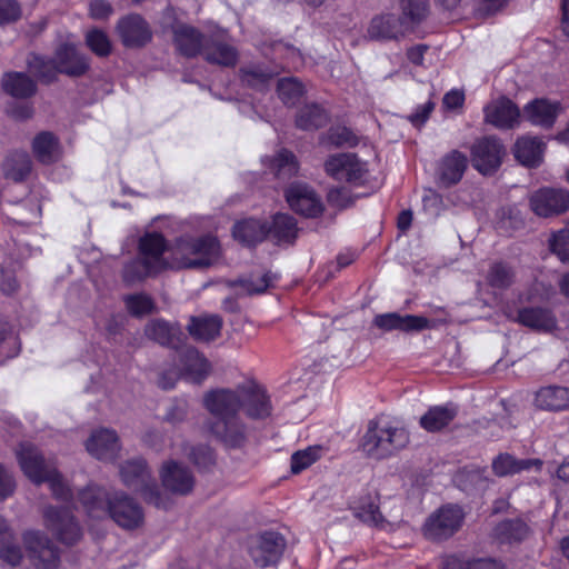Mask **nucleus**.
I'll return each instance as SVG.
<instances>
[{
	"label": "nucleus",
	"instance_id": "1",
	"mask_svg": "<svg viewBox=\"0 0 569 569\" xmlns=\"http://www.w3.org/2000/svg\"><path fill=\"white\" fill-rule=\"evenodd\" d=\"M203 406L214 421L210 432L229 448H239L248 437V427L241 412L248 418L260 420L271 415L272 406L266 390L254 381H247L236 388H220L206 392Z\"/></svg>",
	"mask_w": 569,
	"mask_h": 569
},
{
	"label": "nucleus",
	"instance_id": "2",
	"mask_svg": "<svg viewBox=\"0 0 569 569\" xmlns=\"http://www.w3.org/2000/svg\"><path fill=\"white\" fill-rule=\"evenodd\" d=\"M79 501L92 519L111 518L119 527L132 530L142 526L144 513L142 507L122 491L89 485L79 495Z\"/></svg>",
	"mask_w": 569,
	"mask_h": 569
},
{
	"label": "nucleus",
	"instance_id": "3",
	"mask_svg": "<svg viewBox=\"0 0 569 569\" xmlns=\"http://www.w3.org/2000/svg\"><path fill=\"white\" fill-rule=\"evenodd\" d=\"M168 251L171 269H204L219 260L220 243L210 234H187L177 238Z\"/></svg>",
	"mask_w": 569,
	"mask_h": 569
},
{
	"label": "nucleus",
	"instance_id": "4",
	"mask_svg": "<svg viewBox=\"0 0 569 569\" xmlns=\"http://www.w3.org/2000/svg\"><path fill=\"white\" fill-rule=\"evenodd\" d=\"M17 459L24 476L33 483L48 482L52 495L62 501L69 500L71 490L51 460H46L32 443L23 442L17 449Z\"/></svg>",
	"mask_w": 569,
	"mask_h": 569
},
{
	"label": "nucleus",
	"instance_id": "5",
	"mask_svg": "<svg viewBox=\"0 0 569 569\" xmlns=\"http://www.w3.org/2000/svg\"><path fill=\"white\" fill-rule=\"evenodd\" d=\"M119 473L123 485L139 492L146 502L160 509H168L171 506L170 498L160 492L143 459L126 461L120 466Z\"/></svg>",
	"mask_w": 569,
	"mask_h": 569
},
{
	"label": "nucleus",
	"instance_id": "6",
	"mask_svg": "<svg viewBox=\"0 0 569 569\" xmlns=\"http://www.w3.org/2000/svg\"><path fill=\"white\" fill-rule=\"evenodd\" d=\"M325 171L335 180L355 184L363 183L369 174L367 162L351 152L330 156L325 162Z\"/></svg>",
	"mask_w": 569,
	"mask_h": 569
},
{
	"label": "nucleus",
	"instance_id": "7",
	"mask_svg": "<svg viewBox=\"0 0 569 569\" xmlns=\"http://www.w3.org/2000/svg\"><path fill=\"white\" fill-rule=\"evenodd\" d=\"M463 512L458 506H443L430 515L423 525V535L430 540L451 537L461 526Z\"/></svg>",
	"mask_w": 569,
	"mask_h": 569
},
{
	"label": "nucleus",
	"instance_id": "8",
	"mask_svg": "<svg viewBox=\"0 0 569 569\" xmlns=\"http://www.w3.org/2000/svg\"><path fill=\"white\" fill-rule=\"evenodd\" d=\"M284 547L286 542L280 533L266 531L251 539L249 553L256 566L264 568L279 561Z\"/></svg>",
	"mask_w": 569,
	"mask_h": 569
},
{
	"label": "nucleus",
	"instance_id": "9",
	"mask_svg": "<svg viewBox=\"0 0 569 569\" xmlns=\"http://www.w3.org/2000/svg\"><path fill=\"white\" fill-rule=\"evenodd\" d=\"M529 202L539 217L559 216L569 210V191L563 188H541L530 196Z\"/></svg>",
	"mask_w": 569,
	"mask_h": 569
},
{
	"label": "nucleus",
	"instance_id": "10",
	"mask_svg": "<svg viewBox=\"0 0 569 569\" xmlns=\"http://www.w3.org/2000/svg\"><path fill=\"white\" fill-rule=\"evenodd\" d=\"M32 562L41 569H56L59 562L57 547L40 531H27L23 536Z\"/></svg>",
	"mask_w": 569,
	"mask_h": 569
},
{
	"label": "nucleus",
	"instance_id": "11",
	"mask_svg": "<svg viewBox=\"0 0 569 569\" xmlns=\"http://www.w3.org/2000/svg\"><path fill=\"white\" fill-rule=\"evenodd\" d=\"M505 148L496 138H483L477 141L471 150V162L482 174L493 173L501 164Z\"/></svg>",
	"mask_w": 569,
	"mask_h": 569
},
{
	"label": "nucleus",
	"instance_id": "12",
	"mask_svg": "<svg viewBox=\"0 0 569 569\" xmlns=\"http://www.w3.org/2000/svg\"><path fill=\"white\" fill-rule=\"evenodd\" d=\"M44 521L48 529L57 535L60 541L67 545L77 542L81 529L68 509L49 507L44 511Z\"/></svg>",
	"mask_w": 569,
	"mask_h": 569
},
{
	"label": "nucleus",
	"instance_id": "13",
	"mask_svg": "<svg viewBox=\"0 0 569 569\" xmlns=\"http://www.w3.org/2000/svg\"><path fill=\"white\" fill-rule=\"evenodd\" d=\"M117 31L123 46L128 48L142 47L152 38L149 23L138 13L121 18L117 23Z\"/></svg>",
	"mask_w": 569,
	"mask_h": 569
},
{
	"label": "nucleus",
	"instance_id": "14",
	"mask_svg": "<svg viewBox=\"0 0 569 569\" xmlns=\"http://www.w3.org/2000/svg\"><path fill=\"white\" fill-rule=\"evenodd\" d=\"M287 202L296 212L315 218L323 211V204L312 188L303 183H293L286 191Z\"/></svg>",
	"mask_w": 569,
	"mask_h": 569
},
{
	"label": "nucleus",
	"instance_id": "15",
	"mask_svg": "<svg viewBox=\"0 0 569 569\" xmlns=\"http://www.w3.org/2000/svg\"><path fill=\"white\" fill-rule=\"evenodd\" d=\"M86 449L98 460L113 461L119 457L121 446L114 430L100 428L92 431L86 441Z\"/></svg>",
	"mask_w": 569,
	"mask_h": 569
},
{
	"label": "nucleus",
	"instance_id": "16",
	"mask_svg": "<svg viewBox=\"0 0 569 569\" xmlns=\"http://www.w3.org/2000/svg\"><path fill=\"white\" fill-rule=\"evenodd\" d=\"M516 320L523 327L539 333H552L558 328V319L551 308L527 306L518 310Z\"/></svg>",
	"mask_w": 569,
	"mask_h": 569
},
{
	"label": "nucleus",
	"instance_id": "17",
	"mask_svg": "<svg viewBox=\"0 0 569 569\" xmlns=\"http://www.w3.org/2000/svg\"><path fill=\"white\" fill-rule=\"evenodd\" d=\"M373 325L383 331L399 330L403 332L422 331L435 327V322L426 317L415 315L402 316L397 312L376 316Z\"/></svg>",
	"mask_w": 569,
	"mask_h": 569
},
{
	"label": "nucleus",
	"instance_id": "18",
	"mask_svg": "<svg viewBox=\"0 0 569 569\" xmlns=\"http://www.w3.org/2000/svg\"><path fill=\"white\" fill-rule=\"evenodd\" d=\"M169 247L161 233L147 232L139 239L138 253L159 271L169 268Z\"/></svg>",
	"mask_w": 569,
	"mask_h": 569
},
{
	"label": "nucleus",
	"instance_id": "19",
	"mask_svg": "<svg viewBox=\"0 0 569 569\" xmlns=\"http://www.w3.org/2000/svg\"><path fill=\"white\" fill-rule=\"evenodd\" d=\"M562 110L559 101L540 98L526 104L523 117L533 126L549 129L555 124Z\"/></svg>",
	"mask_w": 569,
	"mask_h": 569
},
{
	"label": "nucleus",
	"instance_id": "20",
	"mask_svg": "<svg viewBox=\"0 0 569 569\" xmlns=\"http://www.w3.org/2000/svg\"><path fill=\"white\" fill-rule=\"evenodd\" d=\"M160 477L163 487L176 495L189 493L194 485L191 471L176 461L166 462L160 470Z\"/></svg>",
	"mask_w": 569,
	"mask_h": 569
},
{
	"label": "nucleus",
	"instance_id": "21",
	"mask_svg": "<svg viewBox=\"0 0 569 569\" xmlns=\"http://www.w3.org/2000/svg\"><path fill=\"white\" fill-rule=\"evenodd\" d=\"M486 122L499 129H510L519 122L520 110L509 99L501 98L485 107Z\"/></svg>",
	"mask_w": 569,
	"mask_h": 569
},
{
	"label": "nucleus",
	"instance_id": "22",
	"mask_svg": "<svg viewBox=\"0 0 569 569\" xmlns=\"http://www.w3.org/2000/svg\"><path fill=\"white\" fill-rule=\"evenodd\" d=\"M181 367L174 372V379L184 376L192 381H201L208 375L210 366L193 347H187L179 353Z\"/></svg>",
	"mask_w": 569,
	"mask_h": 569
},
{
	"label": "nucleus",
	"instance_id": "23",
	"mask_svg": "<svg viewBox=\"0 0 569 569\" xmlns=\"http://www.w3.org/2000/svg\"><path fill=\"white\" fill-rule=\"evenodd\" d=\"M406 27L407 24L401 17L387 13L372 19L368 28V34L376 40L397 39L405 34Z\"/></svg>",
	"mask_w": 569,
	"mask_h": 569
},
{
	"label": "nucleus",
	"instance_id": "24",
	"mask_svg": "<svg viewBox=\"0 0 569 569\" xmlns=\"http://www.w3.org/2000/svg\"><path fill=\"white\" fill-rule=\"evenodd\" d=\"M146 336L161 346L178 349L183 333L176 323H169L161 319L151 320L144 328Z\"/></svg>",
	"mask_w": 569,
	"mask_h": 569
},
{
	"label": "nucleus",
	"instance_id": "25",
	"mask_svg": "<svg viewBox=\"0 0 569 569\" xmlns=\"http://www.w3.org/2000/svg\"><path fill=\"white\" fill-rule=\"evenodd\" d=\"M58 70L71 77L82 76L89 68L88 59L72 44H62L56 52Z\"/></svg>",
	"mask_w": 569,
	"mask_h": 569
},
{
	"label": "nucleus",
	"instance_id": "26",
	"mask_svg": "<svg viewBox=\"0 0 569 569\" xmlns=\"http://www.w3.org/2000/svg\"><path fill=\"white\" fill-rule=\"evenodd\" d=\"M173 40L181 54L186 57H196L203 53V47L208 39L193 27L188 24H178L173 28Z\"/></svg>",
	"mask_w": 569,
	"mask_h": 569
},
{
	"label": "nucleus",
	"instance_id": "27",
	"mask_svg": "<svg viewBox=\"0 0 569 569\" xmlns=\"http://www.w3.org/2000/svg\"><path fill=\"white\" fill-rule=\"evenodd\" d=\"M31 149L36 159L43 164L57 162L62 156L58 137L49 131L39 132L32 140Z\"/></svg>",
	"mask_w": 569,
	"mask_h": 569
},
{
	"label": "nucleus",
	"instance_id": "28",
	"mask_svg": "<svg viewBox=\"0 0 569 569\" xmlns=\"http://www.w3.org/2000/svg\"><path fill=\"white\" fill-rule=\"evenodd\" d=\"M545 142L538 137L525 136L519 138L513 147L516 159L526 167H538L542 162Z\"/></svg>",
	"mask_w": 569,
	"mask_h": 569
},
{
	"label": "nucleus",
	"instance_id": "29",
	"mask_svg": "<svg viewBox=\"0 0 569 569\" xmlns=\"http://www.w3.org/2000/svg\"><path fill=\"white\" fill-rule=\"evenodd\" d=\"M382 418L378 417L368 423V428L362 438V449L371 458L385 459L389 458V449L386 437L381 433Z\"/></svg>",
	"mask_w": 569,
	"mask_h": 569
},
{
	"label": "nucleus",
	"instance_id": "30",
	"mask_svg": "<svg viewBox=\"0 0 569 569\" xmlns=\"http://www.w3.org/2000/svg\"><path fill=\"white\" fill-rule=\"evenodd\" d=\"M537 408L549 411L569 409V388L561 386H547L540 388L535 396Z\"/></svg>",
	"mask_w": 569,
	"mask_h": 569
},
{
	"label": "nucleus",
	"instance_id": "31",
	"mask_svg": "<svg viewBox=\"0 0 569 569\" xmlns=\"http://www.w3.org/2000/svg\"><path fill=\"white\" fill-rule=\"evenodd\" d=\"M468 159L460 151L453 150L445 156L439 164L438 173L440 182L449 187L459 182L467 169Z\"/></svg>",
	"mask_w": 569,
	"mask_h": 569
},
{
	"label": "nucleus",
	"instance_id": "32",
	"mask_svg": "<svg viewBox=\"0 0 569 569\" xmlns=\"http://www.w3.org/2000/svg\"><path fill=\"white\" fill-rule=\"evenodd\" d=\"M221 327L222 320L219 316H200L190 319L188 331L193 339L209 342L220 335Z\"/></svg>",
	"mask_w": 569,
	"mask_h": 569
},
{
	"label": "nucleus",
	"instance_id": "33",
	"mask_svg": "<svg viewBox=\"0 0 569 569\" xmlns=\"http://www.w3.org/2000/svg\"><path fill=\"white\" fill-rule=\"evenodd\" d=\"M350 508L353 516L360 521L372 527H385L386 521L379 510L376 496L368 493L353 501Z\"/></svg>",
	"mask_w": 569,
	"mask_h": 569
},
{
	"label": "nucleus",
	"instance_id": "34",
	"mask_svg": "<svg viewBox=\"0 0 569 569\" xmlns=\"http://www.w3.org/2000/svg\"><path fill=\"white\" fill-rule=\"evenodd\" d=\"M457 416V409L452 405L435 406L421 416L419 423L428 432H437L448 427Z\"/></svg>",
	"mask_w": 569,
	"mask_h": 569
},
{
	"label": "nucleus",
	"instance_id": "35",
	"mask_svg": "<svg viewBox=\"0 0 569 569\" xmlns=\"http://www.w3.org/2000/svg\"><path fill=\"white\" fill-rule=\"evenodd\" d=\"M532 467L540 469L541 461L538 459H517L509 453H500L492 460V470L498 477L513 476Z\"/></svg>",
	"mask_w": 569,
	"mask_h": 569
},
{
	"label": "nucleus",
	"instance_id": "36",
	"mask_svg": "<svg viewBox=\"0 0 569 569\" xmlns=\"http://www.w3.org/2000/svg\"><path fill=\"white\" fill-rule=\"evenodd\" d=\"M233 237L244 246L251 247L268 236L267 226L257 219H244L233 226Z\"/></svg>",
	"mask_w": 569,
	"mask_h": 569
},
{
	"label": "nucleus",
	"instance_id": "37",
	"mask_svg": "<svg viewBox=\"0 0 569 569\" xmlns=\"http://www.w3.org/2000/svg\"><path fill=\"white\" fill-rule=\"evenodd\" d=\"M202 54L208 62L222 67H233L238 60V52L234 47L212 39L206 41Z\"/></svg>",
	"mask_w": 569,
	"mask_h": 569
},
{
	"label": "nucleus",
	"instance_id": "38",
	"mask_svg": "<svg viewBox=\"0 0 569 569\" xmlns=\"http://www.w3.org/2000/svg\"><path fill=\"white\" fill-rule=\"evenodd\" d=\"M383 429L381 433L386 437L390 457L407 447L410 441L408 430L400 421L381 416Z\"/></svg>",
	"mask_w": 569,
	"mask_h": 569
},
{
	"label": "nucleus",
	"instance_id": "39",
	"mask_svg": "<svg viewBox=\"0 0 569 569\" xmlns=\"http://www.w3.org/2000/svg\"><path fill=\"white\" fill-rule=\"evenodd\" d=\"M3 90L14 98H29L36 92V83L27 74L9 72L2 79Z\"/></svg>",
	"mask_w": 569,
	"mask_h": 569
},
{
	"label": "nucleus",
	"instance_id": "40",
	"mask_svg": "<svg viewBox=\"0 0 569 569\" xmlns=\"http://www.w3.org/2000/svg\"><path fill=\"white\" fill-rule=\"evenodd\" d=\"M268 236L277 242H292L298 233L296 219L286 213H277L272 218V223L267 227Z\"/></svg>",
	"mask_w": 569,
	"mask_h": 569
},
{
	"label": "nucleus",
	"instance_id": "41",
	"mask_svg": "<svg viewBox=\"0 0 569 569\" xmlns=\"http://www.w3.org/2000/svg\"><path fill=\"white\" fill-rule=\"evenodd\" d=\"M32 162L28 153L13 152L3 162L4 176L16 182L24 180L31 172Z\"/></svg>",
	"mask_w": 569,
	"mask_h": 569
},
{
	"label": "nucleus",
	"instance_id": "42",
	"mask_svg": "<svg viewBox=\"0 0 569 569\" xmlns=\"http://www.w3.org/2000/svg\"><path fill=\"white\" fill-rule=\"evenodd\" d=\"M158 272L160 271L156 267L138 254L137 258L130 260L123 266L122 280L127 284H133L141 282Z\"/></svg>",
	"mask_w": 569,
	"mask_h": 569
},
{
	"label": "nucleus",
	"instance_id": "43",
	"mask_svg": "<svg viewBox=\"0 0 569 569\" xmlns=\"http://www.w3.org/2000/svg\"><path fill=\"white\" fill-rule=\"evenodd\" d=\"M328 114L319 104H307L301 108L296 118V124L302 130H316L325 126Z\"/></svg>",
	"mask_w": 569,
	"mask_h": 569
},
{
	"label": "nucleus",
	"instance_id": "44",
	"mask_svg": "<svg viewBox=\"0 0 569 569\" xmlns=\"http://www.w3.org/2000/svg\"><path fill=\"white\" fill-rule=\"evenodd\" d=\"M496 537L502 542L520 541L528 535V526L520 519L505 520L497 525Z\"/></svg>",
	"mask_w": 569,
	"mask_h": 569
},
{
	"label": "nucleus",
	"instance_id": "45",
	"mask_svg": "<svg viewBox=\"0 0 569 569\" xmlns=\"http://www.w3.org/2000/svg\"><path fill=\"white\" fill-rule=\"evenodd\" d=\"M487 282L497 289H507L515 281L513 269L505 262H493L487 273Z\"/></svg>",
	"mask_w": 569,
	"mask_h": 569
},
{
	"label": "nucleus",
	"instance_id": "46",
	"mask_svg": "<svg viewBox=\"0 0 569 569\" xmlns=\"http://www.w3.org/2000/svg\"><path fill=\"white\" fill-rule=\"evenodd\" d=\"M400 8L406 24L420 23L429 14V0H400Z\"/></svg>",
	"mask_w": 569,
	"mask_h": 569
},
{
	"label": "nucleus",
	"instance_id": "47",
	"mask_svg": "<svg viewBox=\"0 0 569 569\" xmlns=\"http://www.w3.org/2000/svg\"><path fill=\"white\" fill-rule=\"evenodd\" d=\"M270 167L273 173L280 179H287L298 172V162L292 152L288 150L279 151L271 160Z\"/></svg>",
	"mask_w": 569,
	"mask_h": 569
},
{
	"label": "nucleus",
	"instance_id": "48",
	"mask_svg": "<svg viewBox=\"0 0 569 569\" xmlns=\"http://www.w3.org/2000/svg\"><path fill=\"white\" fill-rule=\"evenodd\" d=\"M277 91L280 100L288 106L296 104L305 92L303 84L293 77L278 81Z\"/></svg>",
	"mask_w": 569,
	"mask_h": 569
},
{
	"label": "nucleus",
	"instance_id": "49",
	"mask_svg": "<svg viewBox=\"0 0 569 569\" xmlns=\"http://www.w3.org/2000/svg\"><path fill=\"white\" fill-rule=\"evenodd\" d=\"M28 64L30 71L44 82L52 81L57 72H59L56 58L44 59L39 56H33L31 59H29Z\"/></svg>",
	"mask_w": 569,
	"mask_h": 569
},
{
	"label": "nucleus",
	"instance_id": "50",
	"mask_svg": "<svg viewBox=\"0 0 569 569\" xmlns=\"http://www.w3.org/2000/svg\"><path fill=\"white\" fill-rule=\"evenodd\" d=\"M322 455V447L311 446L303 450H299L291 456V471L292 473H299L302 470L309 468Z\"/></svg>",
	"mask_w": 569,
	"mask_h": 569
},
{
	"label": "nucleus",
	"instance_id": "51",
	"mask_svg": "<svg viewBox=\"0 0 569 569\" xmlns=\"http://www.w3.org/2000/svg\"><path fill=\"white\" fill-rule=\"evenodd\" d=\"M274 277L270 273L250 276L238 280V283L247 295H259L264 292L273 282Z\"/></svg>",
	"mask_w": 569,
	"mask_h": 569
},
{
	"label": "nucleus",
	"instance_id": "52",
	"mask_svg": "<svg viewBox=\"0 0 569 569\" xmlns=\"http://www.w3.org/2000/svg\"><path fill=\"white\" fill-rule=\"evenodd\" d=\"M87 46L99 57H106L111 52V42L106 32L92 29L86 34Z\"/></svg>",
	"mask_w": 569,
	"mask_h": 569
},
{
	"label": "nucleus",
	"instance_id": "53",
	"mask_svg": "<svg viewBox=\"0 0 569 569\" xmlns=\"http://www.w3.org/2000/svg\"><path fill=\"white\" fill-rule=\"evenodd\" d=\"M124 303L128 311L137 317L150 313L154 308L152 299L146 293L129 295Z\"/></svg>",
	"mask_w": 569,
	"mask_h": 569
},
{
	"label": "nucleus",
	"instance_id": "54",
	"mask_svg": "<svg viewBox=\"0 0 569 569\" xmlns=\"http://www.w3.org/2000/svg\"><path fill=\"white\" fill-rule=\"evenodd\" d=\"M551 251L565 263H569V230L562 229L550 239Z\"/></svg>",
	"mask_w": 569,
	"mask_h": 569
},
{
	"label": "nucleus",
	"instance_id": "55",
	"mask_svg": "<svg viewBox=\"0 0 569 569\" xmlns=\"http://www.w3.org/2000/svg\"><path fill=\"white\" fill-rule=\"evenodd\" d=\"M328 140L336 147H353L358 144L357 136L347 127H332L328 132Z\"/></svg>",
	"mask_w": 569,
	"mask_h": 569
},
{
	"label": "nucleus",
	"instance_id": "56",
	"mask_svg": "<svg viewBox=\"0 0 569 569\" xmlns=\"http://www.w3.org/2000/svg\"><path fill=\"white\" fill-rule=\"evenodd\" d=\"M20 17L21 8L16 0H0V26L16 22Z\"/></svg>",
	"mask_w": 569,
	"mask_h": 569
},
{
	"label": "nucleus",
	"instance_id": "57",
	"mask_svg": "<svg viewBox=\"0 0 569 569\" xmlns=\"http://www.w3.org/2000/svg\"><path fill=\"white\" fill-rule=\"evenodd\" d=\"M0 558L12 566L20 562L22 558L21 549L14 543L13 537L0 543Z\"/></svg>",
	"mask_w": 569,
	"mask_h": 569
},
{
	"label": "nucleus",
	"instance_id": "58",
	"mask_svg": "<svg viewBox=\"0 0 569 569\" xmlns=\"http://www.w3.org/2000/svg\"><path fill=\"white\" fill-rule=\"evenodd\" d=\"M188 455L193 463L201 468H207L212 465L214 460L211 448L203 445L191 448Z\"/></svg>",
	"mask_w": 569,
	"mask_h": 569
},
{
	"label": "nucleus",
	"instance_id": "59",
	"mask_svg": "<svg viewBox=\"0 0 569 569\" xmlns=\"http://www.w3.org/2000/svg\"><path fill=\"white\" fill-rule=\"evenodd\" d=\"M271 74L262 71L258 67H252L242 70V80L251 87H260L267 83Z\"/></svg>",
	"mask_w": 569,
	"mask_h": 569
},
{
	"label": "nucleus",
	"instance_id": "60",
	"mask_svg": "<svg viewBox=\"0 0 569 569\" xmlns=\"http://www.w3.org/2000/svg\"><path fill=\"white\" fill-rule=\"evenodd\" d=\"M508 0H476V10L481 16H491L507 6Z\"/></svg>",
	"mask_w": 569,
	"mask_h": 569
},
{
	"label": "nucleus",
	"instance_id": "61",
	"mask_svg": "<svg viewBox=\"0 0 569 569\" xmlns=\"http://www.w3.org/2000/svg\"><path fill=\"white\" fill-rule=\"evenodd\" d=\"M435 108V104L433 102L431 101H428L423 104H420L417 107V109L415 110V112H412L408 119L409 121L413 124V126H421L423 124L427 119L429 118L431 111L433 110Z\"/></svg>",
	"mask_w": 569,
	"mask_h": 569
},
{
	"label": "nucleus",
	"instance_id": "62",
	"mask_svg": "<svg viewBox=\"0 0 569 569\" xmlns=\"http://www.w3.org/2000/svg\"><path fill=\"white\" fill-rule=\"evenodd\" d=\"M90 16L93 19H107L112 13L111 4L106 0H92L89 4Z\"/></svg>",
	"mask_w": 569,
	"mask_h": 569
},
{
	"label": "nucleus",
	"instance_id": "63",
	"mask_svg": "<svg viewBox=\"0 0 569 569\" xmlns=\"http://www.w3.org/2000/svg\"><path fill=\"white\" fill-rule=\"evenodd\" d=\"M16 483L11 473L0 465V499H6L14 491Z\"/></svg>",
	"mask_w": 569,
	"mask_h": 569
},
{
	"label": "nucleus",
	"instance_id": "64",
	"mask_svg": "<svg viewBox=\"0 0 569 569\" xmlns=\"http://www.w3.org/2000/svg\"><path fill=\"white\" fill-rule=\"evenodd\" d=\"M462 569H503V567L492 559H475L466 562Z\"/></svg>",
	"mask_w": 569,
	"mask_h": 569
}]
</instances>
